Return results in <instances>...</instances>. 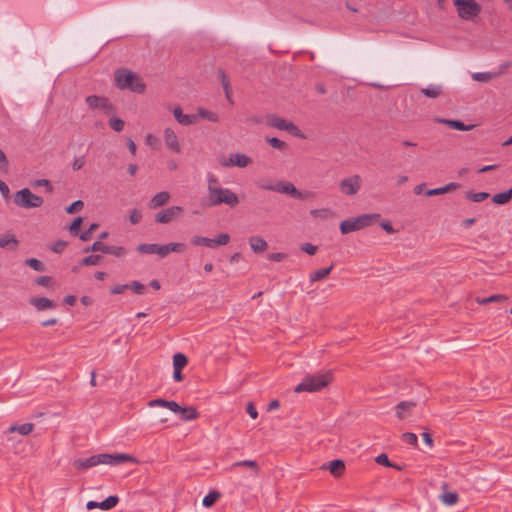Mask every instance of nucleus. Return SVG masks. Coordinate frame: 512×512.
Listing matches in <instances>:
<instances>
[{
	"mask_svg": "<svg viewBox=\"0 0 512 512\" xmlns=\"http://www.w3.org/2000/svg\"><path fill=\"white\" fill-rule=\"evenodd\" d=\"M124 462H137L134 457L128 454H98L86 459H77L73 466L77 470H85L99 464L118 465Z\"/></svg>",
	"mask_w": 512,
	"mask_h": 512,
	"instance_id": "f257e3e1",
	"label": "nucleus"
},
{
	"mask_svg": "<svg viewBox=\"0 0 512 512\" xmlns=\"http://www.w3.org/2000/svg\"><path fill=\"white\" fill-rule=\"evenodd\" d=\"M115 85L121 89H129L135 93H144L146 85L138 74L128 68H120L115 71Z\"/></svg>",
	"mask_w": 512,
	"mask_h": 512,
	"instance_id": "f03ea898",
	"label": "nucleus"
},
{
	"mask_svg": "<svg viewBox=\"0 0 512 512\" xmlns=\"http://www.w3.org/2000/svg\"><path fill=\"white\" fill-rule=\"evenodd\" d=\"M257 186L263 190L288 194L291 197L296 198V199H307L309 197L314 196L313 192H306V193L300 192L294 186L293 183L288 182V181H278L275 184H265V183L258 182Z\"/></svg>",
	"mask_w": 512,
	"mask_h": 512,
	"instance_id": "7ed1b4c3",
	"label": "nucleus"
},
{
	"mask_svg": "<svg viewBox=\"0 0 512 512\" xmlns=\"http://www.w3.org/2000/svg\"><path fill=\"white\" fill-rule=\"evenodd\" d=\"M207 200V205L209 207L219 206L221 204L235 207L239 203V198L233 191L228 188L221 187L214 189L211 195H207Z\"/></svg>",
	"mask_w": 512,
	"mask_h": 512,
	"instance_id": "20e7f679",
	"label": "nucleus"
},
{
	"mask_svg": "<svg viewBox=\"0 0 512 512\" xmlns=\"http://www.w3.org/2000/svg\"><path fill=\"white\" fill-rule=\"evenodd\" d=\"M330 382L329 374H319L306 377L295 387V392H315L326 387Z\"/></svg>",
	"mask_w": 512,
	"mask_h": 512,
	"instance_id": "39448f33",
	"label": "nucleus"
},
{
	"mask_svg": "<svg viewBox=\"0 0 512 512\" xmlns=\"http://www.w3.org/2000/svg\"><path fill=\"white\" fill-rule=\"evenodd\" d=\"M43 202L42 197L33 194L28 188H23L14 195V203L25 209L41 207Z\"/></svg>",
	"mask_w": 512,
	"mask_h": 512,
	"instance_id": "423d86ee",
	"label": "nucleus"
},
{
	"mask_svg": "<svg viewBox=\"0 0 512 512\" xmlns=\"http://www.w3.org/2000/svg\"><path fill=\"white\" fill-rule=\"evenodd\" d=\"M458 16L464 20H472L481 12V5L475 0H453Z\"/></svg>",
	"mask_w": 512,
	"mask_h": 512,
	"instance_id": "0eeeda50",
	"label": "nucleus"
},
{
	"mask_svg": "<svg viewBox=\"0 0 512 512\" xmlns=\"http://www.w3.org/2000/svg\"><path fill=\"white\" fill-rule=\"evenodd\" d=\"M266 123L270 127L287 131L288 133H290L291 135H293L295 137H298L301 139L305 138V136L303 135L301 130L294 123L289 122L286 119L281 118L277 115H274V114L268 115L266 118Z\"/></svg>",
	"mask_w": 512,
	"mask_h": 512,
	"instance_id": "6e6552de",
	"label": "nucleus"
},
{
	"mask_svg": "<svg viewBox=\"0 0 512 512\" xmlns=\"http://www.w3.org/2000/svg\"><path fill=\"white\" fill-rule=\"evenodd\" d=\"M230 242V235L227 233H221L216 238L211 239L203 236H193L191 244L194 246H206L209 248H215L216 246L227 245Z\"/></svg>",
	"mask_w": 512,
	"mask_h": 512,
	"instance_id": "1a4fd4ad",
	"label": "nucleus"
},
{
	"mask_svg": "<svg viewBox=\"0 0 512 512\" xmlns=\"http://www.w3.org/2000/svg\"><path fill=\"white\" fill-rule=\"evenodd\" d=\"M98 251L105 253V254H111L116 257H121L126 254V250L124 247L109 246V245L102 243L101 241H96L90 247H87L84 249L85 253L98 252Z\"/></svg>",
	"mask_w": 512,
	"mask_h": 512,
	"instance_id": "9d476101",
	"label": "nucleus"
},
{
	"mask_svg": "<svg viewBox=\"0 0 512 512\" xmlns=\"http://www.w3.org/2000/svg\"><path fill=\"white\" fill-rule=\"evenodd\" d=\"M183 213V209L180 206H171L166 209L159 211L155 215V221L161 224H168L177 219Z\"/></svg>",
	"mask_w": 512,
	"mask_h": 512,
	"instance_id": "9b49d317",
	"label": "nucleus"
},
{
	"mask_svg": "<svg viewBox=\"0 0 512 512\" xmlns=\"http://www.w3.org/2000/svg\"><path fill=\"white\" fill-rule=\"evenodd\" d=\"M163 141L168 150L176 154L181 153L182 146L180 144L177 134L172 128L167 127L164 129Z\"/></svg>",
	"mask_w": 512,
	"mask_h": 512,
	"instance_id": "f8f14e48",
	"label": "nucleus"
},
{
	"mask_svg": "<svg viewBox=\"0 0 512 512\" xmlns=\"http://www.w3.org/2000/svg\"><path fill=\"white\" fill-rule=\"evenodd\" d=\"M86 103L92 109H101L108 112L112 109V105L106 97L90 95L86 97Z\"/></svg>",
	"mask_w": 512,
	"mask_h": 512,
	"instance_id": "ddd939ff",
	"label": "nucleus"
},
{
	"mask_svg": "<svg viewBox=\"0 0 512 512\" xmlns=\"http://www.w3.org/2000/svg\"><path fill=\"white\" fill-rule=\"evenodd\" d=\"M186 249L184 243H169L166 245H158L156 247V253L159 257L165 258L171 252L182 253Z\"/></svg>",
	"mask_w": 512,
	"mask_h": 512,
	"instance_id": "4468645a",
	"label": "nucleus"
},
{
	"mask_svg": "<svg viewBox=\"0 0 512 512\" xmlns=\"http://www.w3.org/2000/svg\"><path fill=\"white\" fill-rule=\"evenodd\" d=\"M119 502L118 496L111 495L102 502L89 501L86 505L88 510L99 508L102 510H110L114 508Z\"/></svg>",
	"mask_w": 512,
	"mask_h": 512,
	"instance_id": "2eb2a0df",
	"label": "nucleus"
},
{
	"mask_svg": "<svg viewBox=\"0 0 512 512\" xmlns=\"http://www.w3.org/2000/svg\"><path fill=\"white\" fill-rule=\"evenodd\" d=\"M320 469L329 470V472L335 477H341L345 472V464L342 460L336 459L328 463H324Z\"/></svg>",
	"mask_w": 512,
	"mask_h": 512,
	"instance_id": "dca6fc26",
	"label": "nucleus"
},
{
	"mask_svg": "<svg viewBox=\"0 0 512 512\" xmlns=\"http://www.w3.org/2000/svg\"><path fill=\"white\" fill-rule=\"evenodd\" d=\"M173 115L181 125H192L197 122L198 116L194 114H184L181 107L177 106L173 110Z\"/></svg>",
	"mask_w": 512,
	"mask_h": 512,
	"instance_id": "f3484780",
	"label": "nucleus"
},
{
	"mask_svg": "<svg viewBox=\"0 0 512 512\" xmlns=\"http://www.w3.org/2000/svg\"><path fill=\"white\" fill-rule=\"evenodd\" d=\"M436 122L448 125L450 128L456 129L459 131H470V130L474 129V127H475L474 124L466 125L459 120L437 118Z\"/></svg>",
	"mask_w": 512,
	"mask_h": 512,
	"instance_id": "a211bd4d",
	"label": "nucleus"
},
{
	"mask_svg": "<svg viewBox=\"0 0 512 512\" xmlns=\"http://www.w3.org/2000/svg\"><path fill=\"white\" fill-rule=\"evenodd\" d=\"M170 199V194L166 191H162L153 196L149 201L148 206L151 209L164 206Z\"/></svg>",
	"mask_w": 512,
	"mask_h": 512,
	"instance_id": "6ab92c4d",
	"label": "nucleus"
},
{
	"mask_svg": "<svg viewBox=\"0 0 512 512\" xmlns=\"http://www.w3.org/2000/svg\"><path fill=\"white\" fill-rule=\"evenodd\" d=\"M229 161L230 165L240 168L247 167L252 163V159L249 156L241 153L231 154Z\"/></svg>",
	"mask_w": 512,
	"mask_h": 512,
	"instance_id": "aec40b11",
	"label": "nucleus"
},
{
	"mask_svg": "<svg viewBox=\"0 0 512 512\" xmlns=\"http://www.w3.org/2000/svg\"><path fill=\"white\" fill-rule=\"evenodd\" d=\"M218 75H219V78H220V81H221V84H222V87L225 92V96H226L227 100L230 103H233L232 87H231L228 75L226 74V72L223 69L218 70Z\"/></svg>",
	"mask_w": 512,
	"mask_h": 512,
	"instance_id": "412c9836",
	"label": "nucleus"
},
{
	"mask_svg": "<svg viewBox=\"0 0 512 512\" xmlns=\"http://www.w3.org/2000/svg\"><path fill=\"white\" fill-rule=\"evenodd\" d=\"M379 214H366L354 218V230L362 229L369 226L374 219L378 218Z\"/></svg>",
	"mask_w": 512,
	"mask_h": 512,
	"instance_id": "4be33fe9",
	"label": "nucleus"
},
{
	"mask_svg": "<svg viewBox=\"0 0 512 512\" xmlns=\"http://www.w3.org/2000/svg\"><path fill=\"white\" fill-rule=\"evenodd\" d=\"M30 303L39 311L53 309L56 306L52 300L46 297L32 298Z\"/></svg>",
	"mask_w": 512,
	"mask_h": 512,
	"instance_id": "5701e85b",
	"label": "nucleus"
},
{
	"mask_svg": "<svg viewBox=\"0 0 512 512\" xmlns=\"http://www.w3.org/2000/svg\"><path fill=\"white\" fill-rule=\"evenodd\" d=\"M415 407V403L411 401H402L396 406V415L399 419H405L412 409Z\"/></svg>",
	"mask_w": 512,
	"mask_h": 512,
	"instance_id": "b1692460",
	"label": "nucleus"
},
{
	"mask_svg": "<svg viewBox=\"0 0 512 512\" xmlns=\"http://www.w3.org/2000/svg\"><path fill=\"white\" fill-rule=\"evenodd\" d=\"M459 187H460V185L458 183L450 182L443 187L427 190L425 192V195L426 196H437V195H441V194H445V193L454 191V190L458 189Z\"/></svg>",
	"mask_w": 512,
	"mask_h": 512,
	"instance_id": "393cba45",
	"label": "nucleus"
},
{
	"mask_svg": "<svg viewBox=\"0 0 512 512\" xmlns=\"http://www.w3.org/2000/svg\"><path fill=\"white\" fill-rule=\"evenodd\" d=\"M249 244H250L251 249L255 253H262L268 247L267 242L260 236H251L249 238Z\"/></svg>",
	"mask_w": 512,
	"mask_h": 512,
	"instance_id": "a878e982",
	"label": "nucleus"
},
{
	"mask_svg": "<svg viewBox=\"0 0 512 512\" xmlns=\"http://www.w3.org/2000/svg\"><path fill=\"white\" fill-rule=\"evenodd\" d=\"M332 269H333V265H330L327 268H322V269L311 272L309 275L310 282L313 283V282L324 280L331 273Z\"/></svg>",
	"mask_w": 512,
	"mask_h": 512,
	"instance_id": "bb28decb",
	"label": "nucleus"
},
{
	"mask_svg": "<svg viewBox=\"0 0 512 512\" xmlns=\"http://www.w3.org/2000/svg\"><path fill=\"white\" fill-rule=\"evenodd\" d=\"M34 429L33 423H24L21 425L15 424L9 427L8 433H14L18 432L21 435H28L30 434Z\"/></svg>",
	"mask_w": 512,
	"mask_h": 512,
	"instance_id": "cd10ccee",
	"label": "nucleus"
},
{
	"mask_svg": "<svg viewBox=\"0 0 512 512\" xmlns=\"http://www.w3.org/2000/svg\"><path fill=\"white\" fill-rule=\"evenodd\" d=\"M236 467L250 468L254 472L255 475H258V473H259L258 463L254 460L237 461L231 465L230 469L233 470Z\"/></svg>",
	"mask_w": 512,
	"mask_h": 512,
	"instance_id": "c85d7f7f",
	"label": "nucleus"
},
{
	"mask_svg": "<svg viewBox=\"0 0 512 512\" xmlns=\"http://www.w3.org/2000/svg\"><path fill=\"white\" fill-rule=\"evenodd\" d=\"M442 86L440 85H429L426 88L421 89V93L429 98H437L442 94Z\"/></svg>",
	"mask_w": 512,
	"mask_h": 512,
	"instance_id": "c756f323",
	"label": "nucleus"
},
{
	"mask_svg": "<svg viewBox=\"0 0 512 512\" xmlns=\"http://www.w3.org/2000/svg\"><path fill=\"white\" fill-rule=\"evenodd\" d=\"M512 199V188L505 192L497 193L493 196L492 201L495 204L503 205L508 203Z\"/></svg>",
	"mask_w": 512,
	"mask_h": 512,
	"instance_id": "7c9ffc66",
	"label": "nucleus"
},
{
	"mask_svg": "<svg viewBox=\"0 0 512 512\" xmlns=\"http://www.w3.org/2000/svg\"><path fill=\"white\" fill-rule=\"evenodd\" d=\"M181 419L184 421H191L198 418L199 413L194 407H182V410L179 412Z\"/></svg>",
	"mask_w": 512,
	"mask_h": 512,
	"instance_id": "2f4dec72",
	"label": "nucleus"
},
{
	"mask_svg": "<svg viewBox=\"0 0 512 512\" xmlns=\"http://www.w3.org/2000/svg\"><path fill=\"white\" fill-rule=\"evenodd\" d=\"M500 73H491V72H477L472 75L473 80L478 82H489L492 79L498 77Z\"/></svg>",
	"mask_w": 512,
	"mask_h": 512,
	"instance_id": "473e14b6",
	"label": "nucleus"
},
{
	"mask_svg": "<svg viewBox=\"0 0 512 512\" xmlns=\"http://www.w3.org/2000/svg\"><path fill=\"white\" fill-rule=\"evenodd\" d=\"M310 214L312 217L320 219H328L334 216V213L328 208L313 209L310 211Z\"/></svg>",
	"mask_w": 512,
	"mask_h": 512,
	"instance_id": "72a5a7b5",
	"label": "nucleus"
},
{
	"mask_svg": "<svg viewBox=\"0 0 512 512\" xmlns=\"http://www.w3.org/2000/svg\"><path fill=\"white\" fill-rule=\"evenodd\" d=\"M188 363L187 357L182 353H176L173 356V367L174 369H183Z\"/></svg>",
	"mask_w": 512,
	"mask_h": 512,
	"instance_id": "f704fd0d",
	"label": "nucleus"
},
{
	"mask_svg": "<svg viewBox=\"0 0 512 512\" xmlns=\"http://www.w3.org/2000/svg\"><path fill=\"white\" fill-rule=\"evenodd\" d=\"M266 141L270 144L271 147L279 150L285 151L288 148V144L276 137H267Z\"/></svg>",
	"mask_w": 512,
	"mask_h": 512,
	"instance_id": "c9c22d12",
	"label": "nucleus"
},
{
	"mask_svg": "<svg viewBox=\"0 0 512 512\" xmlns=\"http://www.w3.org/2000/svg\"><path fill=\"white\" fill-rule=\"evenodd\" d=\"M221 494L217 491H212L207 494L203 499V505L207 508L213 506L216 501L220 498Z\"/></svg>",
	"mask_w": 512,
	"mask_h": 512,
	"instance_id": "e433bc0d",
	"label": "nucleus"
},
{
	"mask_svg": "<svg viewBox=\"0 0 512 512\" xmlns=\"http://www.w3.org/2000/svg\"><path fill=\"white\" fill-rule=\"evenodd\" d=\"M101 260H102L101 255L94 254V255H90V256L83 258L80 262V265H82V266L98 265Z\"/></svg>",
	"mask_w": 512,
	"mask_h": 512,
	"instance_id": "4c0bfd02",
	"label": "nucleus"
},
{
	"mask_svg": "<svg viewBox=\"0 0 512 512\" xmlns=\"http://www.w3.org/2000/svg\"><path fill=\"white\" fill-rule=\"evenodd\" d=\"M375 461L377 464L379 465H383V466H386V467H392V468H396L398 470H401V467L397 466L396 464L390 462L388 456L384 453L378 455L376 458H375Z\"/></svg>",
	"mask_w": 512,
	"mask_h": 512,
	"instance_id": "58836bf2",
	"label": "nucleus"
},
{
	"mask_svg": "<svg viewBox=\"0 0 512 512\" xmlns=\"http://www.w3.org/2000/svg\"><path fill=\"white\" fill-rule=\"evenodd\" d=\"M198 116L203 118V119H207L211 122H218L219 120V117L216 113L212 112V111H208L206 109H203V108H199L198 109Z\"/></svg>",
	"mask_w": 512,
	"mask_h": 512,
	"instance_id": "ea45409f",
	"label": "nucleus"
},
{
	"mask_svg": "<svg viewBox=\"0 0 512 512\" xmlns=\"http://www.w3.org/2000/svg\"><path fill=\"white\" fill-rule=\"evenodd\" d=\"M207 182H208L207 183L208 195H211L212 191L214 189H218L220 187L219 186V180H218V178L214 174H211V173L208 174Z\"/></svg>",
	"mask_w": 512,
	"mask_h": 512,
	"instance_id": "a19ab883",
	"label": "nucleus"
},
{
	"mask_svg": "<svg viewBox=\"0 0 512 512\" xmlns=\"http://www.w3.org/2000/svg\"><path fill=\"white\" fill-rule=\"evenodd\" d=\"M157 244L143 243L137 246V251L142 254H155Z\"/></svg>",
	"mask_w": 512,
	"mask_h": 512,
	"instance_id": "79ce46f5",
	"label": "nucleus"
},
{
	"mask_svg": "<svg viewBox=\"0 0 512 512\" xmlns=\"http://www.w3.org/2000/svg\"><path fill=\"white\" fill-rule=\"evenodd\" d=\"M25 263L35 271L42 272L45 270L44 264L36 258H29Z\"/></svg>",
	"mask_w": 512,
	"mask_h": 512,
	"instance_id": "37998d69",
	"label": "nucleus"
},
{
	"mask_svg": "<svg viewBox=\"0 0 512 512\" xmlns=\"http://www.w3.org/2000/svg\"><path fill=\"white\" fill-rule=\"evenodd\" d=\"M466 197L473 202H482L489 197L487 192L467 193Z\"/></svg>",
	"mask_w": 512,
	"mask_h": 512,
	"instance_id": "c03bdc74",
	"label": "nucleus"
},
{
	"mask_svg": "<svg viewBox=\"0 0 512 512\" xmlns=\"http://www.w3.org/2000/svg\"><path fill=\"white\" fill-rule=\"evenodd\" d=\"M10 244L13 245V248H16L18 245V241L14 236H2L0 237V248H5L9 246Z\"/></svg>",
	"mask_w": 512,
	"mask_h": 512,
	"instance_id": "a18cd8bd",
	"label": "nucleus"
},
{
	"mask_svg": "<svg viewBox=\"0 0 512 512\" xmlns=\"http://www.w3.org/2000/svg\"><path fill=\"white\" fill-rule=\"evenodd\" d=\"M504 299H505V297L503 295L496 294V295H492L487 298H477L476 301L480 305H486L488 303L497 302V301L504 300Z\"/></svg>",
	"mask_w": 512,
	"mask_h": 512,
	"instance_id": "49530a36",
	"label": "nucleus"
},
{
	"mask_svg": "<svg viewBox=\"0 0 512 512\" xmlns=\"http://www.w3.org/2000/svg\"><path fill=\"white\" fill-rule=\"evenodd\" d=\"M124 121L120 118H111L109 126L116 132H121L124 129Z\"/></svg>",
	"mask_w": 512,
	"mask_h": 512,
	"instance_id": "de8ad7c7",
	"label": "nucleus"
},
{
	"mask_svg": "<svg viewBox=\"0 0 512 512\" xmlns=\"http://www.w3.org/2000/svg\"><path fill=\"white\" fill-rule=\"evenodd\" d=\"M442 501L446 505H454L458 501V495L456 493H445L442 495Z\"/></svg>",
	"mask_w": 512,
	"mask_h": 512,
	"instance_id": "09e8293b",
	"label": "nucleus"
},
{
	"mask_svg": "<svg viewBox=\"0 0 512 512\" xmlns=\"http://www.w3.org/2000/svg\"><path fill=\"white\" fill-rule=\"evenodd\" d=\"M81 224H82V218L81 217L75 218L74 221L69 226L70 233L74 236L78 235L79 231H80Z\"/></svg>",
	"mask_w": 512,
	"mask_h": 512,
	"instance_id": "8fccbe9b",
	"label": "nucleus"
},
{
	"mask_svg": "<svg viewBox=\"0 0 512 512\" xmlns=\"http://www.w3.org/2000/svg\"><path fill=\"white\" fill-rule=\"evenodd\" d=\"M402 440L410 445L417 446L418 439L416 434L411 432H406L402 435Z\"/></svg>",
	"mask_w": 512,
	"mask_h": 512,
	"instance_id": "3c124183",
	"label": "nucleus"
},
{
	"mask_svg": "<svg viewBox=\"0 0 512 512\" xmlns=\"http://www.w3.org/2000/svg\"><path fill=\"white\" fill-rule=\"evenodd\" d=\"M83 206L84 203L81 200H77L66 208V212L68 214H73L77 211H80L83 208Z\"/></svg>",
	"mask_w": 512,
	"mask_h": 512,
	"instance_id": "603ef678",
	"label": "nucleus"
},
{
	"mask_svg": "<svg viewBox=\"0 0 512 512\" xmlns=\"http://www.w3.org/2000/svg\"><path fill=\"white\" fill-rule=\"evenodd\" d=\"M341 190L346 195H352V179L351 178L344 179L341 182Z\"/></svg>",
	"mask_w": 512,
	"mask_h": 512,
	"instance_id": "864d4df0",
	"label": "nucleus"
},
{
	"mask_svg": "<svg viewBox=\"0 0 512 512\" xmlns=\"http://www.w3.org/2000/svg\"><path fill=\"white\" fill-rule=\"evenodd\" d=\"M142 219V212L138 209H133L130 212L129 220L132 224H138Z\"/></svg>",
	"mask_w": 512,
	"mask_h": 512,
	"instance_id": "5fc2aeb1",
	"label": "nucleus"
},
{
	"mask_svg": "<svg viewBox=\"0 0 512 512\" xmlns=\"http://www.w3.org/2000/svg\"><path fill=\"white\" fill-rule=\"evenodd\" d=\"M129 285V289L133 290L136 294H143L145 292V286L138 281H132Z\"/></svg>",
	"mask_w": 512,
	"mask_h": 512,
	"instance_id": "6e6d98bb",
	"label": "nucleus"
},
{
	"mask_svg": "<svg viewBox=\"0 0 512 512\" xmlns=\"http://www.w3.org/2000/svg\"><path fill=\"white\" fill-rule=\"evenodd\" d=\"M33 186H35V187L44 186V187H46V189L49 193H51L53 191V186H52L51 182L47 179H38L34 182Z\"/></svg>",
	"mask_w": 512,
	"mask_h": 512,
	"instance_id": "4d7b16f0",
	"label": "nucleus"
},
{
	"mask_svg": "<svg viewBox=\"0 0 512 512\" xmlns=\"http://www.w3.org/2000/svg\"><path fill=\"white\" fill-rule=\"evenodd\" d=\"M168 404H169V400H165V399H161V398L154 399V400H151L148 402L149 407L159 406V407L168 408Z\"/></svg>",
	"mask_w": 512,
	"mask_h": 512,
	"instance_id": "13d9d810",
	"label": "nucleus"
},
{
	"mask_svg": "<svg viewBox=\"0 0 512 512\" xmlns=\"http://www.w3.org/2000/svg\"><path fill=\"white\" fill-rule=\"evenodd\" d=\"M98 228V225L97 224H92L90 226V228L86 231H84L83 233H81L80 235V239L83 240V241H88L91 239V236H92V232L94 230H96Z\"/></svg>",
	"mask_w": 512,
	"mask_h": 512,
	"instance_id": "bf43d9fd",
	"label": "nucleus"
},
{
	"mask_svg": "<svg viewBox=\"0 0 512 512\" xmlns=\"http://www.w3.org/2000/svg\"><path fill=\"white\" fill-rule=\"evenodd\" d=\"M340 228H341V232L343 234H348V233L352 232V219L349 218V219L344 220L341 223Z\"/></svg>",
	"mask_w": 512,
	"mask_h": 512,
	"instance_id": "052dcab7",
	"label": "nucleus"
},
{
	"mask_svg": "<svg viewBox=\"0 0 512 512\" xmlns=\"http://www.w3.org/2000/svg\"><path fill=\"white\" fill-rule=\"evenodd\" d=\"M301 250L309 255H314L317 251V247L310 243H305L301 246Z\"/></svg>",
	"mask_w": 512,
	"mask_h": 512,
	"instance_id": "680f3d73",
	"label": "nucleus"
},
{
	"mask_svg": "<svg viewBox=\"0 0 512 512\" xmlns=\"http://www.w3.org/2000/svg\"><path fill=\"white\" fill-rule=\"evenodd\" d=\"M246 412L249 414V416L253 419H256L258 417V412L255 407V405L252 402H249L246 407Z\"/></svg>",
	"mask_w": 512,
	"mask_h": 512,
	"instance_id": "e2e57ef3",
	"label": "nucleus"
},
{
	"mask_svg": "<svg viewBox=\"0 0 512 512\" xmlns=\"http://www.w3.org/2000/svg\"><path fill=\"white\" fill-rule=\"evenodd\" d=\"M268 258L274 262H281L286 258V254L281 252L271 253Z\"/></svg>",
	"mask_w": 512,
	"mask_h": 512,
	"instance_id": "0e129e2a",
	"label": "nucleus"
},
{
	"mask_svg": "<svg viewBox=\"0 0 512 512\" xmlns=\"http://www.w3.org/2000/svg\"><path fill=\"white\" fill-rule=\"evenodd\" d=\"M67 243L64 242V241H57L52 247H51V250L53 252H56V253H61L65 247H66Z\"/></svg>",
	"mask_w": 512,
	"mask_h": 512,
	"instance_id": "69168bd1",
	"label": "nucleus"
},
{
	"mask_svg": "<svg viewBox=\"0 0 512 512\" xmlns=\"http://www.w3.org/2000/svg\"><path fill=\"white\" fill-rule=\"evenodd\" d=\"M126 289H129V285H128V284H118V285H115V286L111 289V293H112V294H121V293H123Z\"/></svg>",
	"mask_w": 512,
	"mask_h": 512,
	"instance_id": "338daca9",
	"label": "nucleus"
},
{
	"mask_svg": "<svg viewBox=\"0 0 512 512\" xmlns=\"http://www.w3.org/2000/svg\"><path fill=\"white\" fill-rule=\"evenodd\" d=\"M84 164H85L84 157H78L74 160V162L72 164V168H73V170L78 171V170L82 169Z\"/></svg>",
	"mask_w": 512,
	"mask_h": 512,
	"instance_id": "774afa93",
	"label": "nucleus"
}]
</instances>
